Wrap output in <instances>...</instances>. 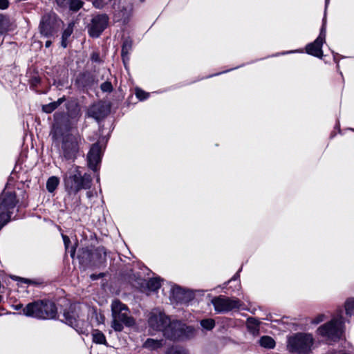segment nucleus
<instances>
[{
    "label": "nucleus",
    "mask_w": 354,
    "mask_h": 354,
    "mask_svg": "<svg viewBox=\"0 0 354 354\" xmlns=\"http://www.w3.org/2000/svg\"><path fill=\"white\" fill-rule=\"evenodd\" d=\"M71 130V124L66 114L56 112L50 131L53 142L58 148L59 158L62 160L74 162L80 156L85 140L78 132L73 133Z\"/></svg>",
    "instance_id": "f257e3e1"
},
{
    "label": "nucleus",
    "mask_w": 354,
    "mask_h": 354,
    "mask_svg": "<svg viewBox=\"0 0 354 354\" xmlns=\"http://www.w3.org/2000/svg\"><path fill=\"white\" fill-rule=\"evenodd\" d=\"M92 177L90 174L84 172L80 166L73 165L63 176V182L66 194L64 198L67 209L77 210L81 203L78 192L91 187Z\"/></svg>",
    "instance_id": "f03ea898"
},
{
    "label": "nucleus",
    "mask_w": 354,
    "mask_h": 354,
    "mask_svg": "<svg viewBox=\"0 0 354 354\" xmlns=\"http://www.w3.org/2000/svg\"><path fill=\"white\" fill-rule=\"evenodd\" d=\"M57 309L55 304L48 299H38L28 304L23 308V315L37 319H55Z\"/></svg>",
    "instance_id": "7ed1b4c3"
},
{
    "label": "nucleus",
    "mask_w": 354,
    "mask_h": 354,
    "mask_svg": "<svg viewBox=\"0 0 354 354\" xmlns=\"http://www.w3.org/2000/svg\"><path fill=\"white\" fill-rule=\"evenodd\" d=\"M111 308L113 317L111 326L114 330L120 332L123 330V325L130 327L135 324V320L130 315L128 307L120 300H113Z\"/></svg>",
    "instance_id": "20e7f679"
},
{
    "label": "nucleus",
    "mask_w": 354,
    "mask_h": 354,
    "mask_svg": "<svg viewBox=\"0 0 354 354\" xmlns=\"http://www.w3.org/2000/svg\"><path fill=\"white\" fill-rule=\"evenodd\" d=\"M168 339L172 341H185L195 337L196 331L194 327L187 326L177 320L169 321V324L162 333Z\"/></svg>",
    "instance_id": "39448f33"
},
{
    "label": "nucleus",
    "mask_w": 354,
    "mask_h": 354,
    "mask_svg": "<svg viewBox=\"0 0 354 354\" xmlns=\"http://www.w3.org/2000/svg\"><path fill=\"white\" fill-rule=\"evenodd\" d=\"M314 344L310 333H297L290 335L287 340V350L295 354H309Z\"/></svg>",
    "instance_id": "423d86ee"
},
{
    "label": "nucleus",
    "mask_w": 354,
    "mask_h": 354,
    "mask_svg": "<svg viewBox=\"0 0 354 354\" xmlns=\"http://www.w3.org/2000/svg\"><path fill=\"white\" fill-rule=\"evenodd\" d=\"M343 327L344 319L342 310H340L337 312V317L318 328L317 333L330 341L336 342L340 339L343 333Z\"/></svg>",
    "instance_id": "0eeeda50"
},
{
    "label": "nucleus",
    "mask_w": 354,
    "mask_h": 354,
    "mask_svg": "<svg viewBox=\"0 0 354 354\" xmlns=\"http://www.w3.org/2000/svg\"><path fill=\"white\" fill-rule=\"evenodd\" d=\"M63 22L54 12L44 14L40 20L39 30L40 34L48 39H55Z\"/></svg>",
    "instance_id": "6e6552de"
},
{
    "label": "nucleus",
    "mask_w": 354,
    "mask_h": 354,
    "mask_svg": "<svg viewBox=\"0 0 354 354\" xmlns=\"http://www.w3.org/2000/svg\"><path fill=\"white\" fill-rule=\"evenodd\" d=\"M17 203L14 192L3 191L0 195V230L10 220Z\"/></svg>",
    "instance_id": "1a4fd4ad"
},
{
    "label": "nucleus",
    "mask_w": 354,
    "mask_h": 354,
    "mask_svg": "<svg viewBox=\"0 0 354 354\" xmlns=\"http://www.w3.org/2000/svg\"><path fill=\"white\" fill-rule=\"evenodd\" d=\"M63 317L62 322L73 328L79 334L88 335L89 324L83 319H78V315L74 307L70 306L68 310H65Z\"/></svg>",
    "instance_id": "9d476101"
},
{
    "label": "nucleus",
    "mask_w": 354,
    "mask_h": 354,
    "mask_svg": "<svg viewBox=\"0 0 354 354\" xmlns=\"http://www.w3.org/2000/svg\"><path fill=\"white\" fill-rule=\"evenodd\" d=\"M212 303L217 313H226L231 310L240 309L242 302L236 298H230L220 295L212 299Z\"/></svg>",
    "instance_id": "9b49d317"
},
{
    "label": "nucleus",
    "mask_w": 354,
    "mask_h": 354,
    "mask_svg": "<svg viewBox=\"0 0 354 354\" xmlns=\"http://www.w3.org/2000/svg\"><path fill=\"white\" fill-rule=\"evenodd\" d=\"M326 28L324 23L320 29V32L317 39L306 46V53L310 55L322 59L324 56L322 46L326 41Z\"/></svg>",
    "instance_id": "f8f14e48"
},
{
    "label": "nucleus",
    "mask_w": 354,
    "mask_h": 354,
    "mask_svg": "<svg viewBox=\"0 0 354 354\" xmlns=\"http://www.w3.org/2000/svg\"><path fill=\"white\" fill-rule=\"evenodd\" d=\"M109 24V17L106 14L95 15L91 19L88 26L89 35L93 38H97L106 28Z\"/></svg>",
    "instance_id": "ddd939ff"
},
{
    "label": "nucleus",
    "mask_w": 354,
    "mask_h": 354,
    "mask_svg": "<svg viewBox=\"0 0 354 354\" xmlns=\"http://www.w3.org/2000/svg\"><path fill=\"white\" fill-rule=\"evenodd\" d=\"M102 153V147L98 142L93 144L87 153V166L94 172H97L100 169Z\"/></svg>",
    "instance_id": "4468645a"
},
{
    "label": "nucleus",
    "mask_w": 354,
    "mask_h": 354,
    "mask_svg": "<svg viewBox=\"0 0 354 354\" xmlns=\"http://www.w3.org/2000/svg\"><path fill=\"white\" fill-rule=\"evenodd\" d=\"M169 317L164 313L154 310L149 315L148 324L153 330L163 333L168 324H169Z\"/></svg>",
    "instance_id": "2eb2a0df"
},
{
    "label": "nucleus",
    "mask_w": 354,
    "mask_h": 354,
    "mask_svg": "<svg viewBox=\"0 0 354 354\" xmlns=\"http://www.w3.org/2000/svg\"><path fill=\"white\" fill-rule=\"evenodd\" d=\"M170 297L177 304H187L194 299V295L190 290H187L180 286H174L171 288Z\"/></svg>",
    "instance_id": "dca6fc26"
},
{
    "label": "nucleus",
    "mask_w": 354,
    "mask_h": 354,
    "mask_svg": "<svg viewBox=\"0 0 354 354\" xmlns=\"http://www.w3.org/2000/svg\"><path fill=\"white\" fill-rule=\"evenodd\" d=\"M106 259V251L104 247H97L93 251V268H101L104 266Z\"/></svg>",
    "instance_id": "f3484780"
},
{
    "label": "nucleus",
    "mask_w": 354,
    "mask_h": 354,
    "mask_svg": "<svg viewBox=\"0 0 354 354\" xmlns=\"http://www.w3.org/2000/svg\"><path fill=\"white\" fill-rule=\"evenodd\" d=\"M77 259L80 265L85 268H93V251L87 248H83L79 250Z\"/></svg>",
    "instance_id": "a211bd4d"
},
{
    "label": "nucleus",
    "mask_w": 354,
    "mask_h": 354,
    "mask_svg": "<svg viewBox=\"0 0 354 354\" xmlns=\"http://www.w3.org/2000/svg\"><path fill=\"white\" fill-rule=\"evenodd\" d=\"M94 77L88 72L79 74L76 78V84L81 88H90L94 84Z\"/></svg>",
    "instance_id": "6ab92c4d"
},
{
    "label": "nucleus",
    "mask_w": 354,
    "mask_h": 354,
    "mask_svg": "<svg viewBox=\"0 0 354 354\" xmlns=\"http://www.w3.org/2000/svg\"><path fill=\"white\" fill-rule=\"evenodd\" d=\"M13 29L14 26L10 17L0 14V38Z\"/></svg>",
    "instance_id": "aec40b11"
},
{
    "label": "nucleus",
    "mask_w": 354,
    "mask_h": 354,
    "mask_svg": "<svg viewBox=\"0 0 354 354\" xmlns=\"http://www.w3.org/2000/svg\"><path fill=\"white\" fill-rule=\"evenodd\" d=\"M261 322L254 317H248L246 321V328L248 331L253 336L259 335V326Z\"/></svg>",
    "instance_id": "412c9836"
},
{
    "label": "nucleus",
    "mask_w": 354,
    "mask_h": 354,
    "mask_svg": "<svg viewBox=\"0 0 354 354\" xmlns=\"http://www.w3.org/2000/svg\"><path fill=\"white\" fill-rule=\"evenodd\" d=\"M132 44L133 41L129 37L124 39L122 42L121 56L124 64L129 59V55L132 50Z\"/></svg>",
    "instance_id": "4be33fe9"
},
{
    "label": "nucleus",
    "mask_w": 354,
    "mask_h": 354,
    "mask_svg": "<svg viewBox=\"0 0 354 354\" xmlns=\"http://www.w3.org/2000/svg\"><path fill=\"white\" fill-rule=\"evenodd\" d=\"M68 116L71 118H75L80 115V108L78 104L73 100L67 101L65 104Z\"/></svg>",
    "instance_id": "5701e85b"
},
{
    "label": "nucleus",
    "mask_w": 354,
    "mask_h": 354,
    "mask_svg": "<svg viewBox=\"0 0 354 354\" xmlns=\"http://www.w3.org/2000/svg\"><path fill=\"white\" fill-rule=\"evenodd\" d=\"M66 101L65 97L59 98L57 100L42 106V111L46 113L54 111L59 105Z\"/></svg>",
    "instance_id": "b1692460"
},
{
    "label": "nucleus",
    "mask_w": 354,
    "mask_h": 354,
    "mask_svg": "<svg viewBox=\"0 0 354 354\" xmlns=\"http://www.w3.org/2000/svg\"><path fill=\"white\" fill-rule=\"evenodd\" d=\"M73 32V24L70 23L66 28L64 30L62 35L61 46L63 48H66L68 46V39Z\"/></svg>",
    "instance_id": "393cba45"
},
{
    "label": "nucleus",
    "mask_w": 354,
    "mask_h": 354,
    "mask_svg": "<svg viewBox=\"0 0 354 354\" xmlns=\"http://www.w3.org/2000/svg\"><path fill=\"white\" fill-rule=\"evenodd\" d=\"M163 345L162 339H153L151 338H148L144 343L143 346L146 348H149L150 350H156Z\"/></svg>",
    "instance_id": "a878e982"
},
{
    "label": "nucleus",
    "mask_w": 354,
    "mask_h": 354,
    "mask_svg": "<svg viewBox=\"0 0 354 354\" xmlns=\"http://www.w3.org/2000/svg\"><path fill=\"white\" fill-rule=\"evenodd\" d=\"M259 343L260 344L261 346L263 347V348H268V349H272L274 348L275 346V341L274 340V339L270 336H268V335H264V336H262L259 341Z\"/></svg>",
    "instance_id": "bb28decb"
},
{
    "label": "nucleus",
    "mask_w": 354,
    "mask_h": 354,
    "mask_svg": "<svg viewBox=\"0 0 354 354\" xmlns=\"http://www.w3.org/2000/svg\"><path fill=\"white\" fill-rule=\"evenodd\" d=\"M59 184V178L57 176H50L46 182V189L49 193H53Z\"/></svg>",
    "instance_id": "cd10ccee"
},
{
    "label": "nucleus",
    "mask_w": 354,
    "mask_h": 354,
    "mask_svg": "<svg viewBox=\"0 0 354 354\" xmlns=\"http://www.w3.org/2000/svg\"><path fill=\"white\" fill-rule=\"evenodd\" d=\"M93 342L100 344H106L105 335L100 330L95 329L92 332Z\"/></svg>",
    "instance_id": "c85d7f7f"
},
{
    "label": "nucleus",
    "mask_w": 354,
    "mask_h": 354,
    "mask_svg": "<svg viewBox=\"0 0 354 354\" xmlns=\"http://www.w3.org/2000/svg\"><path fill=\"white\" fill-rule=\"evenodd\" d=\"M102 106H93L88 111V116L95 119L96 120H99L105 115L102 113Z\"/></svg>",
    "instance_id": "c756f323"
},
{
    "label": "nucleus",
    "mask_w": 354,
    "mask_h": 354,
    "mask_svg": "<svg viewBox=\"0 0 354 354\" xmlns=\"http://www.w3.org/2000/svg\"><path fill=\"white\" fill-rule=\"evenodd\" d=\"M160 281V277L151 278L147 281V286L149 290L157 291L161 286Z\"/></svg>",
    "instance_id": "7c9ffc66"
},
{
    "label": "nucleus",
    "mask_w": 354,
    "mask_h": 354,
    "mask_svg": "<svg viewBox=\"0 0 354 354\" xmlns=\"http://www.w3.org/2000/svg\"><path fill=\"white\" fill-rule=\"evenodd\" d=\"M165 354H189L187 349L180 346H172L165 352Z\"/></svg>",
    "instance_id": "2f4dec72"
},
{
    "label": "nucleus",
    "mask_w": 354,
    "mask_h": 354,
    "mask_svg": "<svg viewBox=\"0 0 354 354\" xmlns=\"http://www.w3.org/2000/svg\"><path fill=\"white\" fill-rule=\"evenodd\" d=\"M201 327L206 330H212L215 327V321L212 318L203 319L200 322Z\"/></svg>",
    "instance_id": "473e14b6"
},
{
    "label": "nucleus",
    "mask_w": 354,
    "mask_h": 354,
    "mask_svg": "<svg viewBox=\"0 0 354 354\" xmlns=\"http://www.w3.org/2000/svg\"><path fill=\"white\" fill-rule=\"evenodd\" d=\"M346 314L348 316L354 315V298H348L345 301L344 304Z\"/></svg>",
    "instance_id": "72a5a7b5"
},
{
    "label": "nucleus",
    "mask_w": 354,
    "mask_h": 354,
    "mask_svg": "<svg viewBox=\"0 0 354 354\" xmlns=\"http://www.w3.org/2000/svg\"><path fill=\"white\" fill-rule=\"evenodd\" d=\"M84 2L81 0H69L68 8L71 11L77 12L82 8Z\"/></svg>",
    "instance_id": "f704fd0d"
},
{
    "label": "nucleus",
    "mask_w": 354,
    "mask_h": 354,
    "mask_svg": "<svg viewBox=\"0 0 354 354\" xmlns=\"http://www.w3.org/2000/svg\"><path fill=\"white\" fill-rule=\"evenodd\" d=\"M136 95L137 98H138L140 100L142 101L149 97V93H146L145 91H142L140 88H136Z\"/></svg>",
    "instance_id": "c9c22d12"
},
{
    "label": "nucleus",
    "mask_w": 354,
    "mask_h": 354,
    "mask_svg": "<svg viewBox=\"0 0 354 354\" xmlns=\"http://www.w3.org/2000/svg\"><path fill=\"white\" fill-rule=\"evenodd\" d=\"M100 88L103 92L110 93L113 90V86L110 82L106 81L101 84Z\"/></svg>",
    "instance_id": "e433bc0d"
},
{
    "label": "nucleus",
    "mask_w": 354,
    "mask_h": 354,
    "mask_svg": "<svg viewBox=\"0 0 354 354\" xmlns=\"http://www.w3.org/2000/svg\"><path fill=\"white\" fill-rule=\"evenodd\" d=\"M325 319V315L324 314H319L317 315L314 319L311 320V324L317 325L321 322H322Z\"/></svg>",
    "instance_id": "4c0bfd02"
},
{
    "label": "nucleus",
    "mask_w": 354,
    "mask_h": 354,
    "mask_svg": "<svg viewBox=\"0 0 354 354\" xmlns=\"http://www.w3.org/2000/svg\"><path fill=\"white\" fill-rule=\"evenodd\" d=\"M57 6L62 8H68L69 0H55Z\"/></svg>",
    "instance_id": "58836bf2"
},
{
    "label": "nucleus",
    "mask_w": 354,
    "mask_h": 354,
    "mask_svg": "<svg viewBox=\"0 0 354 354\" xmlns=\"http://www.w3.org/2000/svg\"><path fill=\"white\" fill-rule=\"evenodd\" d=\"M91 59L93 62L99 63L100 62V54L97 52H93L92 53L91 55Z\"/></svg>",
    "instance_id": "ea45409f"
},
{
    "label": "nucleus",
    "mask_w": 354,
    "mask_h": 354,
    "mask_svg": "<svg viewBox=\"0 0 354 354\" xmlns=\"http://www.w3.org/2000/svg\"><path fill=\"white\" fill-rule=\"evenodd\" d=\"M93 5L95 8L102 9L104 6V3L103 2V0H94L93 1Z\"/></svg>",
    "instance_id": "a19ab883"
},
{
    "label": "nucleus",
    "mask_w": 354,
    "mask_h": 354,
    "mask_svg": "<svg viewBox=\"0 0 354 354\" xmlns=\"http://www.w3.org/2000/svg\"><path fill=\"white\" fill-rule=\"evenodd\" d=\"M9 6L8 0H0V9L5 10Z\"/></svg>",
    "instance_id": "79ce46f5"
},
{
    "label": "nucleus",
    "mask_w": 354,
    "mask_h": 354,
    "mask_svg": "<svg viewBox=\"0 0 354 354\" xmlns=\"http://www.w3.org/2000/svg\"><path fill=\"white\" fill-rule=\"evenodd\" d=\"M104 275H105L104 273H102V272H101V273H100L98 274H91L90 278L91 279V280L95 281V280H97V279H98L100 278L104 277Z\"/></svg>",
    "instance_id": "37998d69"
},
{
    "label": "nucleus",
    "mask_w": 354,
    "mask_h": 354,
    "mask_svg": "<svg viewBox=\"0 0 354 354\" xmlns=\"http://www.w3.org/2000/svg\"><path fill=\"white\" fill-rule=\"evenodd\" d=\"M329 2H330V0H325L324 16L323 18V23L324 22L325 24H326V10L328 6Z\"/></svg>",
    "instance_id": "c03bdc74"
},
{
    "label": "nucleus",
    "mask_w": 354,
    "mask_h": 354,
    "mask_svg": "<svg viewBox=\"0 0 354 354\" xmlns=\"http://www.w3.org/2000/svg\"><path fill=\"white\" fill-rule=\"evenodd\" d=\"M62 238H63V241H64L65 247L67 248L71 241H70L69 238L66 235H62Z\"/></svg>",
    "instance_id": "a18cd8bd"
},
{
    "label": "nucleus",
    "mask_w": 354,
    "mask_h": 354,
    "mask_svg": "<svg viewBox=\"0 0 354 354\" xmlns=\"http://www.w3.org/2000/svg\"><path fill=\"white\" fill-rule=\"evenodd\" d=\"M25 307H23V305L21 304H16L14 306V308L15 310H23V308H24ZM19 314L21 315H23V311H21V313H19Z\"/></svg>",
    "instance_id": "49530a36"
},
{
    "label": "nucleus",
    "mask_w": 354,
    "mask_h": 354,
    "mask_svg": "<svg viewBox=\"0 0 354 354\" xmlns=\"http://www.w3.org/2000/svg\"><path fill=\"white\" fill-rule=\"evenodd\" d=\"M31 82H32V84L37 85V84L39 83L40 79H39V77H34L32 78Z\"/></svg>",
    "instance_id": "de8ad7c7"
},
{
    "label": "nucleus",
    "mask_w": 354,
    "mask_h": 354,
    "mask_svg": "<svg viewBox=\"0 0 354 354\" xmlns=\"http://www.w3.org/2000/svg\"><path fill=\"white\" fill-rule=\"evenodd\" d=\"M241 270V268L239 270V271L233 276V277L229 281V282L231 281H235V280L239 279V272H240Z\"/></svg>",
    "instance_id": "09e8293b"
},
{
    "label": "nucleus",
    "mask_w": 354,
    "mask_h": 354,
    "mask_svg": "<svg viewBox=\"0 0 354 354\" xmlns=\"http://www.w3.org/2000/svg\"><path fill=\"white\" fill-rule=\"evenodd\" d=\"M303 53V50H290L287 52H283L280 53L281 55H286L288 53Z\"/></svg>",
    "instance_id": "8fccbe9b"
},
{
    "label": "nucleus",
    "mask_w": 354,
    "mask_h": 354,
    "mask_svg": "<svg viewBox=\"0 0 354 354\" xmlns=\"http://www.w3.org/2000/svg\"><path fill=\"white\" fill-rule=\"evenodd\" d=\"M51 39H48L46 41V43H45V46H46V48H49V47L51 46V44H52V41H51Z\"/></svg>",
    "instance_id": "3c124183"
},
{
    "label": "nucleus",
    "mask_w": 354,
    "mask_h": 354,
    "mask_svg": "<svg viewBox=\"0 0 354 354\" xmlns=\"http://www.w3.org/2000/svg\"><path fill=\"white\" fill-rule=\"evenodd\" d=\"M232 69H233V68H232ZM230 71H231V69H230V70H227V71H223V72L218 73H216V74L212 75H209V76H208V77H212V76H214V75H220V74L223 73H226V72Z\"/></svg>",
    "instance_id": "603ef678"
},
{
    "label": "nucleus",
    "mask_w": 354,
    "mask_h": 354,
    "mask_svg": "<svg viewBox=\"0 0 354 354\" xmlns=\"http://www.w3.org/2000/svg\"><path fill=\"white\" fill-rule=\"evenodd\" d=\"M75 253V248H73L71 249V257L72 258H73V257H74Z\"/></svg>",
    "instance_id": "864d4df0"
},
{
    "label": "nucleus",
    "mask_w": 354,
    "mask_h": 354,
    "mask_svg": "<svg viewBox=\"0 0 354 354\" xmlns=\"http://www.w3.org/2000/svg\"><path fill=\"white\" fill-rule=\"evenodd\" d=\"M333 58H334V61L337 64V67H339L338 61L337 60V58H336V55H335L334 53H333Z\"/></svg>",
    "instance_id": "5fc2aeb1"
},
{
    "label": "nucleus",
    "mask_w": 354,
    "mask_h": 354,
    "mask_svg": "<svg viewBox=\"0 0 354 354\" xmlns=\"http://www.w3.org/2000/svg\"><path fill=\"white\" fill-rule=\"evenodd\" d=\"M86 196L88 198H91L92 194H91V192H86Z\"/></svg>",
    "instance_id": "6e6d98bb"
},
{
    "label": "nucleus",
    "mask_w": 354,
    "mask_h": 354,
    "mask_svg": "<svg viewBox=\"0 0 354 354\" xmlns=\"http://www.w3.org/2000/svg\"><path fill=\"white\" fill-rule=\"evenodd\" d=\"M96 179H97V182L100 180V176H99V174H97V176H96Z\"/></svg>",
    "instance_id": "4d7b16f0"
},
{
    "label": "nucleus",
    "mask_w": 354,
    "mask_h": 354,
    "mask_svg": "<svg viewBox=\"0 0 354 354\" xmlns=\"http://www.w3.org/2000/svg\"><path fill=\"white\" fill-rule=\"evenodd\" d=\"M2 300V297L0 295V302Z\"/></svg>",
    "instance_id": "13d9d810"
},
{
    "label": "nucleus",
    "mask_w": 354,
    "mask_h": 354,
    "mask_svg": "<svg viewBox=\"0 0 354 354\" xmlns=\"http://www.w3.org/2000/svg\"><path fill=\"white\" fill-rule=\"evenodd\" d=\"M145 0H140L141 3L144 2Z\"/></svg>",
    "instance_id": "bf43d9fd"
},
{
    "label": "nucleus",
    "mask_w": 354,
    "mask_h": 354,
    "mask_svg": "<svg viewBox=\"0 0 354 354\" xmlns=\"http://www.w3.org/2000/svg\"><path fill=\"white\" fill-rule=\"evenodd\" d=\"M351 130H352V131H354V129H351Z\"/></svg>",
    "instance_id": "052dcab7"
}]
</instances>
